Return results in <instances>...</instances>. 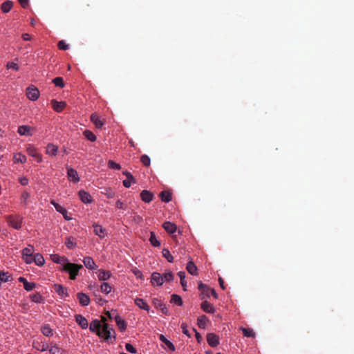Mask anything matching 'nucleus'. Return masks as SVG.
Segmentation results:
<instances>
[{"label":"nucleus","instance_id":"1a4fd4ad","mask_svg":"<svg viewBox=\"0 0 354 354\" xmlns=\"http://www.w3.org/2000/svg\"><path fill=\"white\" fill-rule=\"evenodd\" d=\"M153 306L158 308V309H160L161 310V312L165 314V315H167L168 313V309L166 307L165 304H164L162 301L158 298H154L153 299Z\"/></svg>","mask_w":354,"mask_h":354},{"label":"nucleus","instance_id":"052dcab7","mask_svg":"<svg viewBox=\"0 0 354 354\" xmlns=\"http://www.w3.org/2000/svg\"><path fill=\"white\" fill-rule=\"evenodd\" d=\"M27 151L28 154L32 157H35L38 154V153L36 151V149L32 147H28Z\"/></svg>","mask_w":354,"mask_h":354},{"label":"nucleus","instance_id":"f03ea898","mask_svg":"<svg viewBox=\"0 0 354 354\" xmlns=\"http://www.w3.org/2000/svg\"><path fill=\"white\" fill-rule=\"evenodd\" d=\"M9 225L16 230L21 227L22 218L19 215H9L6 217Z\"/></svg>","mask_w":354,"mask_h":354},{"label":"nucleus","instance_id":"7c9ffc66","mask_svg":"<svg viewBox=\"0 0 354 354\" xmlns=\"http://www.w3.org/2000/svg\"><path fill=\"white\" fill-rule=\"evenodd\" d=\"M160 199L162 201L165 203H169L171 201V194L168 191H162L159 194Z\"/></svg>","mask_w":354,"mask_h":354},{"label":"nucleus","instance_id":"f704fd0d","mask_svg":"<svg viewBox=\"0 0 354 354\" xmlns=\"http://www.w3.org/2000/svg\"><path fill=\"white\" fill-rule=\"evenodd\" d=\"M160 340L165 343V345L172 351H174L175 350V346L174 345L169 341L163 335H160Z\"/></svg>","mask_w":354,"mask_h":354},{"label":"nucleus","instance_id":"a19ab883","mask_svg":"<svg viewBox=\"0 0 354 354\" xmlns=\"http://www.w3.org/2000/svg\"><path fill=\"white\" fill-rule=\"evenodd\" d=\"M171 302L174 303L175 304L179 306L183 305L182 298L179 295L175 294L171 295Z\"/></svg>","mask_w":354,"mask_h":354},{"label":"nucleus","instance_id":"864d4df0","mask_svg":"<svg viewBox=\"0 0 354 354\" xmlns=\"http://www.w3.org/2000/svg\"><path fill=\"white\" fill-rule=\"evenodd\" d=\"M36 287V284L33 282H28L27 281L24 285V288L27 291H31Z\"/></svg>","mask_w":354,"mask_h":354},{"label":"nucleus","instance_id":"ddd939ff","mask_svg":"<svg viewBox=\"0 0 354 354\" xmlns=\"http://www.w3.org/2000/svg\"><path fill=\"white\" fill-rule=\"evenodd\" d=\"M51 204L55 207L57 212L61 213L64 216L66 220L68 221L71 219V218L67 216L68 212L65 208L56 203L55 201H52Z\"/></svg>","mask_w":354,"mask_h":354},{"label":"nucleus","instance_id":"0eeeda50","mask_svg":"<svg viewBox=\"0 0 354 354\" xmlns=\"http://www.w3.org/2000/svg\"><path fill=\"white\" fill-rule=\"evenodd\" d=\"M101 327L100 322L98 319H95L90 324L89 329L92 332H96L98 336H101Z\"/></svg>","mask_w":354,"mask_h":354},{"label":"nucleus","instance_id":"39448f33","mask_svg":"<svg viewBox=\"0 0 354 354\" xmlns=\"http://www.w3.org/2000/svg\"><path fill=\"white\" fill-rule=\"evenodd\" d=\"M26 95L32 101H35L39 96V90L35 86H29L26 89Z\"/></svg>","mask_w":354,"mask_h":354},{"label":"nucleus","instance_id":"20e7f679","mask_svg":"<svg viewBox=\"0 0 354 354\" xmlns=\"http://www.w3.org/2000/svg\"><path fill=\"white\" fill-rule=\"evenodd\" d=\"M198 290L201 292L202 295H205L207 297H210V294L214 297L217 298L218 295L214 289H210L207 285L200 282L198 283Z\"/></svg>","mask_w":354,"mask_h":354},{"label":"nucleus","instance_id":"0e129e2a","mask_svg":"<svg viewBox=\"0 0 354 354\" xmlns=\"http://www.w3.org/2000/svg\"><path fill=\"white\" fill-rule=\"evenodd\" d=\"M19 182L22 185H26L28 183V179L26 176H21L19 178Z\"/></svg>","mask_w":354,"mask_h":354},{"label":"nucleus","instance_id":"2f4dec72","mask_svg":"<svg viewBox=\"0 0 354 354\" xmlns=\"http://www.w3.org/2000/svg\"><path fill=\"white\" fill-rule=\"evenodd\" d=\"M32 260H33V262H35V264L39 266H43L45 262L44 257L39 253L35 254L34 255V259H32Z\"/></svg>","mask_w":354,"mask_h":354},{"label":"nucleus","instance_id":"09e8293b","mask_svg":"<svg viewBox=\"0 0 354 354\" xmlns=\"http://www.w3.org/2000/svg\"><path fill=\"white\" fill-rule=\"evenodd\" d=\"M140 160L145 166L149 167L150 165L151 160L147 155H142L140 158Z\"/></svg>","mask_w":354,"mask_h":354},{"label":"nucleus","instance_id":"6ab92c4d","mask_svg":"<svg viewBox=\"0 0 354 354\" xmlns=\"http://www.w3.org/2000/svg\"><path fill=\"white\" fill-rule=\"evenodd\" d=\"M141 199L145 203H150L153 198V194L147 190H143L140 193Z\"/></svg>","mask_w":354,"mask_h":354},{"label":"nucleus","instance_id":"a211bd4d","mask_svg":"<svg viewBox=\"0 0 354 354\" xmlns=\"http://www.w3.org/2000/svg\"><path fill=\"white\" fill-rule=\"evenodd\" d=\"M201 308L204 312L207 313L212 314L215 312L214 306L207 301H204L201 303Z\"/></svg>","mask_w":354,"mask_h":354},{"label":"nucleus","instance_id":"f8f14e48","mask_svg":"<svg viewBox=\"0 0 354 354\" xmlns=\"http://www.w3.org/2000/svg\"><path fill=\"white\" fill-rule=\"evenodd\" d=\"M54 290L62 297H66L68 296L67 288L60 284H55L53 286Z\"/></svg>","mask_w":354,"mask_h":354},{"label":"nucleus","instance_id":"c756f323","mask_svg":"<svg viewBox=\"0 0 354 354\" xmlns=\"http://www.w3.org/2000/svg\"><path fill=\"white\" fill-rule=\"evenodd\" d=\"M111 274L109 271L100 270L97 277L100 281H106L111 277Z\"/></svg>","mask_w":354,"mask_h":354},{"label":"nucleus","instance_id":"13d9d810","mask_svg":"<svg viewBox=\"0 0 354 354\" xmlns=\"http://www.w3.org/2000/svg\"><path fill=\"white\" fill-rule=\"evenodd\" d=\"M125 348L128 352L131 353H136L137 352L136 349L133 347V346L129 343H127L125 344Z\"/></svg>","mask_w":354,"mask_h":354},{"label":"nucleus","instance_id":"412c9836","mask_svg":"<svg viewBox=\"0 0 354 354\" xmlns=\"http://www.w3.org/2000/svg\"><path fill=\"white\" fill-rule=\"evenodd\" d=\"M114 320L121 331H124L127 328V324L124 319H122L120 315H116L114 317Z\"/></svg>","mask_w":354,"mask_h":354},{"label":"nucleus","instance_id":"c9c22d12","mask_svg":"<svg viewBox=\"0 0 354 354\" xmlns=\"http://www.w3.org/2000/svg\"><path fill=\"white\" fill-rule=\"evenodd\" d=\"M149 241L154 247H159L160 245V241L157 239L156 236L153 232H151Z\"/></svg>","mask_w":354,"mask_h":354},{"label":"nucleus","instance_id":"e2e57ef3","mask_svg":"<svg viewBox=\"0 0 354 354\" xmlns=\"http://www.w3.org/2000/svg\"><path fill=\"white\" fill-rule=\"evenodd\" d=\"M181 328H182V332H183V334L186 335L188 337L191 336L189 333V331H188V330H187V326L186 324L183 323L181 324Z\"/></svg>","mask_w":354,"mask_h":354},{"label":"nucleus","instance_id":"c03bdc74","mask_svg":"<svg viewBox=\"0 0 354 354\" xmlns=\"http://www.w3.org/2000/svg\"><path fill=\"white\" fill-rule=\"evenodd\" d=\"M30 297L31 301L35 303H41L43 301L42 296L39 292L30 295Z\"/></svg>","mask_w":354,"mask_h":354},{"label":"nucleus","instance_id":"393cba45","mask_svg":"<svg viewBox=\"0 0 354 354\" xmlns=\"http://www.w3.org/2000/svg\"><path fill=\"white\" fill-rule=\"evenodd\" d=\"M186 269L187 272L191 274L192 275H196L198 274L197 272V267L194 264V263L192 261H190L187 263Z\"/></svg>","mask_w":354,"mask_h":354},{"label":"nucleus","instance_id":"72a5a7b5","mask_svg":"<svg viewBox=\"0 0 354 354\" xmlns=\"http://www.w3.org/2000/svg\"><path fill=\"white\" fill-rule=\"evenodd\" d=\"M198 326L201 328H205L208 321L207 317L205 315H201L198 318Z\"/></svg>","mask_w":354,"mask_h":354},{"label":"nucleus","instance_id":"f257e3e1","mask_svg":"<svg viewBox=\"0 0 354 354\" xmlns=\"http://www.w3.org/2000/svg\"><path fill=\"white\" fill-rule=\"evenodd\" d=\"M83 267L82 265H78L72 263H65L64 267L62 268V270L68 272L70 274V279L71 280H74L76 279L77 275L78 274L79 270L82 269Z\"/></svg>","mask_w":354,"mask_h":354},{"label":"nucleus","instance_id":"bf43d9fd","mask_svg":"<svg viewBox=\"0 0 354 354\" xmlns=\"http://www.w3.org/2000/svg\"><path fill=\"white\" fill-rule=\"evenodd\" d=\"M123 174L126 176L127 180H130L133 183H136V179L130 172L125 171L123 172Z\"/></svg>","mask_w":354,"mask_h":354},{"label":"nucleus","instance_id":"37998d69","mask_svg":"<svg viewBox=\"0 0 354 354\" xmlns=\"http://www.w3.org/2000/svg\"><path fill=\"white\" fill-rule=\"evenodd\" d=\"M83 134L86 138V139L91 142H94L96 140V136L92 131L89 130H85Z\"/></svg>","mask_w":354,"mask_h":354},{"label":"nucleus","instance_id":"4468645a","mask_svg":"<svg viewBox=\"0 0 354 354\" xmlns=\"http://www.w3.org/2000/svg\"><path fill=\"white\" fill-rule=\"evenodd\" d=\"M77 299H79L80 304L83 306H86L90 303V298L89 297L83 293V292H78L77 294Z\"/></svg>","mask_w":354,"mask_h":354},{"label":"nucleus","instance_id":"9b49d317","mask_svg":"<svg viewBox=\"0 0 354 354\" xmlns=\"http://www.w3.org/2000/svg\"><path fill=\"white\" fill-rule=\"evenodd\" d=\"M67 176L68 180L73 183H76L80 181V178L77 171L73 168H67Z\"/></svg>","mask_w":354,"mask_h":354},{"label":"nucleus","instance_id":"79ce46f5","mask_svg":"<svg viewBox=\"0 0 354 354\" xmlns=\"http://www.w3.org/2000/svg\"><path fill=\"white\" fill-rule=\"evenodd\" d=\"M34 252V248L32 245H28V247L25 248L22 250V256L25 257H29L33 255Z\"/></svg>","mask_w":354,"mask_h":354},{"label":"nucleus","instance_id":"de8ad7c7","mask_svg":"<svg viewBox=\"0 0 354 354\" xmlns=\"http://www.w3.org/2000/svg\"><path fill=\"white\" fill-rule=\"evenodd\" d=\"M52 82L53 84H55V86L60 88H63L64 86L63 78L61 77H57L54 78Z\"/></svg>","mask_w":354,"mask_h":354},{"label":"nucleus","instance_id":"9d476101","mask_svg":"<svg viewBox=\"0 0 354 354\" xmlns=\"http://www.w3.org/2000/svg\"><path fill=\"white\" fill-rule=\"evenodd\" d=\"M50 103L53 106V109L56 112H58V113L62 112L64 110V109L66 106V102H62V101L58 102L56 100H52Z\"/></svg>","mask_w":354,"mask_h":354},{"label":"nucleus","instance_id":"6e6552de","mask_svg":"<svg viewBox=\"0 0 354 354\" xmlns=\"http://www.w3.org/2000/svg\"><path fill=\"white\" fill-rule=\"evenodd\" d=\"M151 283L153 286H161L163 284V277L158 272H153L151 278Z\"/></svg>","mask_w":354,"mask_h":354},{"label":"nucleus","instance_id":"2eb2a0df","mask_svg":"<svg viewBox=\"0 0 354 354\" xmlns=\"http://www.w3.org/2000/svg\"><path fill=\"white\" fill-rule=\"evenodd\" d=\"M80 200L84 203H90L92 202L91 196L84 190H80L78 193Z\"/></svg>","mask_w":354,"mask_h":354},{"label":"nucleus","instance_id":"49530a36","mask_svg":"<svg viewBox=\"0 0 354 354\" xmlns=\"http://www.w3.org/2000/svg\"><path fill=\"white\" fill-rule=\"evenodd\" d=\"M100 289L101 291L105 294H109L111 291V286L106 282L102 283Z\"/></svg>","mask_w":354,"mask_h":354},{"label":"nucleus","instance_id":"603ef678","mask_svg":"<svg viewBox=\"0 0 354 354\" xmlns=\"http://www.w3.org/2000/svg\"><path fill=\"white\" fill-rule=\"evenodd\" d=\"M65 245L68 248L72 249L75 245V243L72 237H68L65 241Z\"/></svg>","mask_w":354,"mask_h":354},{"label":"nucleus","instance_id":"69168bd1","mask_svg":"<svg viewBox=\"0 0 354 354\" xmlns=\"http://www.w3.org/2000/svg\"><path fill=\"white\" fill-rule=\"evenodd\" d=\"M23 259H24V261L26 263L30 264L33 262L32 259H34V255L29 256V257L25 256V257H23Z\"/></svg>","mask_w":354,"mask_h":354},{"label":"nucleus","instance_id":"4d7b16f0","mask_svg":"<svg viewBox=\"0 0 354 354\" xmlns=\"http://www.w3.org/2000/svg\"><path fill=\"white\" fill-rule=\"evenodd\" d=\"M15 158L17 162H20L21 163H24L26 161V156L22 155L21 153H18L16 156H15Z\"/></svg>","mask_w":354,"mask_h":354},{"label":"nucleus","instance_id":"cd10ccee","mask_svg":"<svg viewBox=\"0 0 354 354\" xmlns=\"http://www.w3.org/2000/svg\"><path fill=\"white\" fill-rule=\"evenodd\" d=\"M58 150V147L57 145H55L53 144H48L46 147V153L55 156Z\"/></svg>","mask_w":354,"mask_h":354},{"label":"nucleus","instance_id":"f3484780","mask_svg":"<svg viewBox=\"0 0 354 354\" xmlns=\"http://www.w3.org/2000/svg\"><path fill=\"white\" fill-rule=\"evenodd\" d=\"M75 322L79 324V326L82 328H83V329L87 328V327H88L87 319L85 317H84L82 315H76L75 316Z\"/></svg>","mask_w":354,"mask_h":354},{"label":"nucleus","instance_id":"aec40b11","mask_svg":"<svg viewBox=\"0 0 354 354\" xmlns=\"http://www.w3.org/2000/svg\"><path fill=\"white\" fill-rule=\"evenodd\" d=\"M83 263L85 267L89 270H95L97 268L95 261L90 257H84Z\"/></svg>","mask_w":354,"mask_h":354},{"label":"nucleus","instance_id":"423d86ee","mask_svg":"<svg viewBox=\"0 0 354 354\" xmlns=\"http://www.w3.org/2000/svg\"><path fill=\"white\" fill-rule=\"evenodd\" d=\"M207 342L212 347H216L219 344V337L214 333H208L207 335Z\"/></svg>","mask_w":354,"mask_h":354},{"label":"nucleus","instance_id":"58836bf2","mask_svg":"<svg viewBox=\"0 0 354 354\" xmlns=\"http://www.w3.org/2000/svg\"><path fill=\"white\" fill-rule=\"evenodd\" d=\"M49 352L50 354H66V351L64 349L57 346H51L49 349Z\"/></svg>","mask_w":354,"mask_h":354},{"label":"nucleus","instance_id":"6e6d98bb","mask_svg":"<svg viewBox=\"0 0 354 354\" xmlns=\"http://www.w3.org/2000/svg\"><path fill=\"white\" fill-rule=\"evenodd\" d=\"M57 46L60 50H66L69 48L68 45L66 44L64 40H60L57 44Z\"/></svg>","mask_w":354,"mask_h":354},{"label":"nucleus","instance_id":"e433bc0d","mask_svg":"<svg viewBox=\"0 0 354 354\" xmlns=\"http://www.w3.org/2000/svg\"><path fill=\"white\" fill-rule=\"evenodd\" d=\"M41 330L42 334L45 336L50 337L53 335V330L48 324H46L42 326Z\"/></svg>","mask_w":354,"mask_h":354},{"label":"nucleus","instance_id":"ea45409f","mask_svg":"<svg viewBox=\"0 0 354 354\" xmlns=\"http://www.w3.org/2000/svg\"><path fill=\"white\" fill-rule=\"evenodd\" d=\"M30 194L27 191H24L21 195V203L25 206L28 205V199L30 198Z\"/></svg>","mask_w":354,"mask_h":354},{"label":"nucleus","instance_id":"a18cd8bd","mask_svg":"<svg viewBox=\"0 0 354 354\" xmlns=\"http://www.w3.org/2000/svg\"><path fill=\"white\" fill-rule=\"evenodd\" d=\"M162 256L165 259H167V260L169 262H170V263L173 262L174 258H173L172 255L171 254V253H170V252H169V250L168 249L164 248L162 250Z\"/></svg>","mask_w":354,"mask_h":354},{"label":"nucleus","instance_id":"dca6fc26","mask_svg":"<svg viewBox=\"0 0 354 354\" xmlns=\"http://www.w3.org/2000/svg\"><path fill=\"white\" fill-rule=\"evenodd\" d=\"M50 259L54 263L61 264L63 266H64L65 263H68V260L66 257H61L57 254L50 255Z\"/></svg>","mask_w":354,"mask_h":354},{"label":"nucleus","instance_id":"7ed1b4c3","mask_svg":"<svg viewBox=\"0 0 354 354\" xmlns=\"http://www.w3.org/2000/svg\"><path fill=\"white\" fill-rule=\"evenodd\" d=\"M102 322H104V324L101 330L102 335L100 337H104L106 340L111 339L112 336L115 338V336L113 335L115 334V331L108 324L105 323L106 318L102 317Z\"/></svg>","mask_w":354,"mask_h":354},{"label":"nucleus","instance_id":"8fccbe9b","mask_svg":"<svg viewBox=\"0 0 354 354\" xmlns=\"http://www.w3.org/2000/svg\"><path fill=\"white\" fill-rule=\"evenodd\" d=\"M163 281L165 280L167 282H170L173 281L174 279V274L171 271H169L167 272H165L164 275L162 276Z\"/></svg>","mask_w":354,"mask_h":354},{"label":"nucleus","instance_id":"338daca9","mask_svg":"<svg viewBox=\"0 0 354 354\" xmlns=\"http://www.w3.org/2000/svg\"><path fill=\"white\" fill-rule=\"evenodd\" d=\"M22 8H26L28 5V0H19Z\"/></svg>","mask_w":354,"mask_h":354},{"label":"nucleus","instance_id":"4be33fe9","mask_svg":"<svg viewBox=\"0 0 354 354\" xmlns=\"http://www.w3.org/2000/svg\"><path fill=\"white\" fill-rule=\"evenodd\" d=\"M162 227L169 234H173L176 231V225L169 221L165 222Z\"/></svg>","mask_w":354,"mask_h":354},{"label":"nucleus","instance_id":"774afa93","mask_svg":"<svg viewBox=\"0 0 354 354\" xmlns=\"http://www.w3.org/2000/svg\"><path fill=\"white\" fill-rule=\"evenodd\" d=\"M131 183H132L131 180L126 179V180H123V185L125 187L129 188V187H130Z\"/></svg>","mask_w":354,"mask_h":354},{"label":"nucleus","instance_id":"680f3d73","mask_svg":"<svg viewBox=\"0 0 354 354\" xmlns=\"http://www.w3.org/2000/svg\"><path fill=\"white\" fill-rule=\"evenodd\" d=\"M7 68L9 69H13L15 71L19 70V66H18L17 64H16L15 62H8L7 64Z\"/></svg>","mask_w":354,"mask_h":354},{"label":"nucleus","instance_id":"b1692460","mask_svg":"<svg viewBox=\"0 0 354 354\" xmlns=\"http://www.w3.org/2000/svg\"><path fill=\"white\" fill-rule=\"evenodd\" d=\"M135 304L138 306L140 308L143 309L147 311H149V305L141 298H136L134 300Z\"/></svg>","mask_w":354,"mask_h":354},{"label":"nucleus","instance_id":"4c0bfd02","mask_svg":"<svg viewBox=\"0 0 354 354\" xmlns=\"http://www.w3.org/2000/svg\"><path fill=\"white\" fill-rule=\"evenodd\" d=\"M178 275L180 277V284L183 288L184 291L187 290V281H185V273L184 272H179L178 273Z\"/></svg>","mask_w":354,"mask_h":354},{"label":"nucleus","instance_id":"473e14b6","mask_svg":"<svg viewBox=\"0 0 354 354\" xmlns=\"http://www.w3.org/2000/svg\"><path fill=\"white\" fill-rule=\"evenodd\" d=\"M239 330L242 331L243 335L247 337H254L255 333L252 328H246L243 326L239 328Z\"/></svg>","mask_w":354,"mask_h":354},{"label":"nucleus","instance_id":"a878e982","mask_svg":"<svg viewBox=\"0 0 354 354\" xmlns=\"http://www.w3.org/2000/svg\"><path fill=\"white\" fill-rule=\"evenodd\" d=\"M91 120L93 122V123L95 124V126L98 129L101 128L104 124V122L99 118L97 115L95 113L91 114Z\"/></svg>","mask_w":354,"mask_h":354},{"label":"nucleus","instance_id":"5701e85b","mask_svg":"<svg viewBox=\"0 0 354 354\" xmlns=\"http://www.w3.org/2000/svg\"><path fill=\"white\" fill-rule=\"evenodd\" d=\"M17 132L21 136H30L31 135V128L27 125H21L18 127Z\"/></svg>","mask_w":354,"mask_h":354},{"label":"nucleus","instance_id":"5fc2aeb1","mask_svg":"<svg viewBox=\"0 0 354 354\" xmlns=\"http://www.w3.org/2000/svg\"><path fill=\"white\" fill-rule=\"evenodd\" d=\"M108 166L109 168L111 169H121V167L119 164L115 162L113 160H109L108 162Z\"/></svg>","mask_w":354,"mask_h":354},{"label":"nucleus","instance_id":"3c124183","mask_svg":"<svg viewBox=\"0 0 354 354\" xmlns=\"http://www.w3.org/2000/svg\"><path fill=\"white\" fill-rule=\"evenodd\" d=\"M8 272H4L2 271H0V282H7L9 281L10 279V276L7 275Z\"/></svg>","mask_w":354,"mask_h":354},{"label":"nucleus","instance_id":"bb28decb","mask_svg":"<svg viewBox=\"0 0 354 354\" xmlns=\"http://www.w3.org/2000/svg\"><path fill=\"white\" fill-rule=\"evenodd\" d=\"M12 6H13V2L12 1L7 0L1 4V9L3 12L7 13V12H10V10L12 9Z\"/></svg>","mask_w":354,"mask_h":354},{"label":"nucleus","instance_id":"c85d7f7f","mask_svg":"<svg viewBox=\"0 0 354 354\" xmlns=\"http://www.w3.org/2000/svg\"><path fill=\"white\" fill-rule=\"evenodd\" d=\"M93 231L95 234L100 237H104V232L105 229L103 228L101 225L98 224H93Z\"/></svg>","mask_w":354,"mask_h":354}]
</instances>
